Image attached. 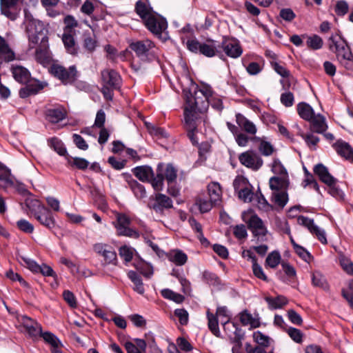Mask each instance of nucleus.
<instances>
[{"instance_id": "36", "label": "nucleus", "mask_w": 353, "mask_h": 353, "mask_svg": "<svg viewBox=\"0 0 353 353\" xmlns=\"http://www.w3.org/2000/svg\"><path fill=\"white\" fill-rule=\"evenodd\" d=\"M240 320L243 325H250L252 328L258 327L260 325L259 319L254 318L247 311H244L241 314Z\"/></svg>"}, {"instance_id": "8", "label": "nucleus", "mask_w": 353, "mask_h": 353, "mask_svg": "<svg viewBox=\"0 0 353 353\" xmlns=\"http://www.w3.org/2000/svg\"><path fill=\"white\" fill-rule=\"evenodd\" d=\"M35 59L43 66H61L58 61L54 60L50 50L49 41L36 46Z\"/></svg>"}, {"instance_id": "26", "label": "nucleus", "mask_w": 353, "mask_h": 353, "mask_svg": "<svg viewBox=\"0 0 353 353\" xmlns=\"http://www.w3.org/2000/svg\"><path fill=\"white\" fill-rule=\"evenodd\" d=\"M65 117L66 111L63 108L48 109L46 112V119L52 123H57Z\"/></svg>"}, {"instance_id": "30", "label": "nucleus", "mask_w": 353, "mask_h": 353, "mask_svg": "<svg viewBox=\"0 0 353 353\" xmlns=\"http://www.w3.org/2000/svg\"><path fill=\"white\" fill-rule=\"evenodd\" d=\"M34 217L41 224L46 226L47 228H52L54 225L51 212L48 208H46V212L44 210L41 211V212L36 214Z\"/></svg>"}, {"instance_id": "25", "label": "nucleus", "mask_w": 353, "mask_h": 353, "mask_svg": "<svg viewBox=\"0 0 353 353\" xmlns=\"http://www.w3.org/2000/svg\"><path fill=\"white\" fill-rule=\"evenodd\" d=\"M200 53L208 57L220 55L221 45L219 43L214 41H212L210 44L202 43Z\"/></svg>"}, {"instance_id": "6", "label": "nucleus", "mask_w": 353, "mask_h": 353, "mask_svg": "<svg viewBox=\"0 0 353 353\" xmlns=\"http://www.w3.org/2000/svg\"><path fill=\"white\" fill-rule=\"evenodd\" d=\"M117 229V234L119 236H125L137 239L139 236V232L130 227V219L125 214L116 213V221L112 223Z\"/></svg>"}, {"instance_id": "16", "label": "nucleus", "mask_w": 353, "mask_h": 353, "mask_svg": "<svg viewBox=\"0 0 353 353\" xmlns=\"http://www.w3.org/2000/svg\"><path fill=\"white\" fill-rule=\"evenodd\" d=\"M19 0H0L1 14L12 21L15 20L18 16V3Z\"/></svg>"}, {"instance_id": "46", "label": "nucleus", "mask_w": 353, "mask_h": 353, "mask_svg": "<svg viewBox=\"0 0 353 353\" xmlns=\"http://www.w3.org/2000/svg\"><path fill=\"white\" fill-rule=\"evenodd\" d=\"M349 10V5L345 0H340L336 3L334 12L339 17L345 16Z\"/></svg>"}, {"instance_id": "3", "label": "nucleus", "mask_w": 353, "mask_h": 353, "mask_svg": "<svg viewBox=\"0 0 353 353\" xmlns=\"http://www.w3.org/2000/svg\"><path fill=\"white\" fill-rule=\"evenodd\" d=\"M269 184L272 192V202L279 210H283L287 203V179L285 176L271 177Z\"/></svg>"}, {"instance_id": "15", "label": "nucleus", "mask_w": 353, "mask_h": 353, "mask_svg": "<svg viewBox=\"0 0 353 353\" xmlns=\"http://www.w3.org/2000/svg\"><path fill=\"white\" fill-rule=\"evenodd\" d=\"M17 59L14 50L10 46L8 42L0 36V66L8 64Z\"/></svg>"}, {"instance_id": "31", "label": "nucleus", "mask_w": 353, "mask_h": 353, "mask_svg": "<svg viewBox=\"0 0 353 353\" xmlns=\"http://www.w3.org/2000/svg\"><path fill=\"white\" fill-rule=\"evenodd\" d=\"M236 122L248 133L254 134L256 132L254 124L240 114L236 115Z\"/></svg>"}, {"instance_id": "50", "label": "nucleus", "mask_w": 353, "mask_h": 353, "mask_svg": "<svg viewBox=\"0 0 353 353\" xmlns=\"http://www.w3.org/2000/svg\"><path fill=\"white\" fill-rule=\"evenodd\" d=\"M288 336L296 343H302L303 334L302 332L296 328L290 327H288Z\"/></svg>"}, {"instance_id": "51", "label": "nucleus", "mask_w": 353, "mask_h": 353, "mask_svg": "<svg viewBox=\"0 0 353 353\" xmlns=\"http://www.w3.org/2000/svg\"><path fill=\"white\" fill-rule=\"evenodd\" d=\"M10 175V170L0 163V181H3L7 184L12 185L13 181L11 179Z\"/></svg>"}, {"instance_id": "1", "label": "nucleus", "mask_w": 353, "mask_h": 353, "mask_svg": "<svg viewBox=\"0 0 353 353\" xmlns=\"http://www.w3.org/2000/svg\"><path fill=\"white\" fill-rule=\"evenodd\" d=\"M187 105L185 108V128L188 131V136L192 143L195 145L197 141L194 136L196 130L197 112H203L207 110L210 104V99L194 92L187 98Z\"/></svg>"}, {"instance_id": "63", "label": "nucleus", "mask_w": 353, "mask_h": 353, "mask_svg": "<svg viewBox=\"0 0 353 353\" xmlns=\"http://www.w3.org/2000/svg\"><path fill=\"white\" fill-rule=\"evenodd\" d=\"M119 255L123 258L126 262H130L132 259L133 253L130 248L124 245L119 249Z\"/></svg>"}, {"instance_id": "54", "label": "nucleus", "mask_w": 353, "mask_h": 353, "mask_svg": "<svg viewBox=\"0 0 353 353\" xmlns=\"http://www.w3.org/2000/svg\"><path fill=\"white\" fill-rule=\"evenodd\" d=\"M250 187L251 186H248L246 188L238 192L239 198L244 202H250L253 199L254 193L251 190Z\"/></svg>"}, {"instance_id": "22", "label": "nucleus", "mask_w": 353, "mask_h": 353, "mask_svg": "<svg viewBox=\"0 0 353 353\" xmlns=\"http://www.w3.org/2000/svg\"><path fill=\"white\" fill-rule=\"evenodd\" d=\"M308 121L310 122V130L314 132L322 134L327 128L325 118L321 114H315L312 119Z\"/></svg>"}, {"instance_id": "43", "label": "nucleus", "mask_w": 353, "mask_h": 353, "mask_svg": "<svg viewBox=\"0 0 353 353\" xmlns=\"http://www.w3.org/2000/svg\"><path fill=\"white\" fill-rule=\"evenodd\" d=\"M312 283L314 286L321 288L323 289L327 288V284L324 276L319 272H314L312 273Z\"/></svg>"}, {"instance_id": "10", "label": "nucleus", "mask_w": 353, "mask_h": 353, "mask_svg": "<svg viewBox=\"0 0 353 353\" xmlns=\"http://www.w3.org/2000/svg\"><path fill=\"white\" fill-rule=\"evenodd\" d=\"M239 160L241 164L254 170H259L263 165L262 159L252 150L241 153Z\"/></svg>"}, {"instance_id": "17", "label": "nucleus", "mask_w": 353, "mask_h": 353, "mask_svg": "<svg viewBox=\"0 0 353 353\" xmlns=\"http://www.w3.org/2000/svg\"><path fill=\"white\" fill-rule=\"evenodd\" d=\"M134 12L141 18L142 22L157 12L149 0H138L134 6Z\"/></svg>"}, {"instance_id": "57", "label": "nucleus", "mask_w": 353, "mask_h": 353, "mask_svg": "<svg viewBox=\"0 0 353 353\" xmlns=\"http://www.w3.org/2000/svg\"><path fill=\"white\" fill-rule=\"evenodd\" d=\"M64 23L65 24L64 32H72V29L78 26L77 21L70 15H68L65 17Z\"/></svg>"}, {"instance_id": "52", "label": "nucleus", "mask_w": 353, "mask_h": 353, "mask_svg": "<svg viewBox=\"0 0 353 353\" xmlns=\"http://www.w3.org/2000/svg\"><path fill=\"white\" fill-rule=\"evenodd\" d=\"M265 261L270 268H274L280 263L281 256L278 252H272L268 256Z\"/></svg>"}, {"instance_id": "45", "label": "nucleus", "mask_w": 353, "mask_h": 353, "mask_svg": "<svg viewBox=\"0 0 353 353\" xmlns=\"http://www.w3.org/2000/svg\"><path fill=\"white\" fill-rule=\"evenodd\" d=\"M130 185L135 196L139 199H142L145 196L146 192L144 187L139 183L137 181H132L130 182Z\"/></svg>"}, {"instance_id": "23", "label": "nucleus", "mask_w": 353, "mask_h": 353, "mask_svg": "<svg viewBox=\"0 0 353 353\" xmlns=\"http://www.w3.org/2000/svg\"><path fill=\"white\" fill-rule=\"evenodd\" d=\"M104 50L107 54V58L112 60L113 63H116L118 59L125 61L126 57L130 54V52L128 50L123 51L119 54L117 50L110 44L106 45Z\"/></svg>"}, {"instance_id": "58", "label": "nucleus", "mask_w": 353, "mask_h": 353, "mask_svg": "<svg viewBox=\"0 0 353 353\" xmlns=\"http://www.w3.org/2000/svg\"><path fill=\"white\" fill-rule=\"evenodd\" d=\"M17 225L19 230L26 233H32L34 231V226L25 219L18 221Z\"/></svg>"}, {"instance_id": "40", "label": "nucleus", "mask_w": 353, "mask_h": 353, "mask_svg": "<svg viewBox=\"0 0 353 353\" xmlns=\"http://www.w3.org/2000/svg\"><path fill=\"white\" fill-rule=\"evenodd\" d=\"M306 43L309 48L316 50L322 48L323 41L321 37L317 34H313L307 37Z\"/></svg>"}, {"instance_id": "7", "label": "nucleus", "mask_w": 353, "mask_h": 353, "mask_svg": "<svg viewBox=\"0 0 353 353\" xmlns=\"http://www.w3.org/2000/svg\"><path fill=\"white\" fill-rule=\"evenodd\" d=\"M143 23L150 32L158 37H160L162 32L168 28L166 19L157 12L147 18Z\"/></svg>"}, {"instance_id": "4", "label": "nucleus", "mask_w": 353, "mask_h": 353, "mask_svg": "<svg viewBox=\"0 0 353 353\" xmlns=\"http://www.w3.org/2000/svg\"><path fill=\"white\" fill-rule=\"evenodd\" d=\"M329 50L336 54L337 59L341 61H351L353 54L346 41L339 34H332L327 40Z\"/></svg>"}, {"instance_id": "29", "label": "nucleus", "mask_w": 353, "mask_h": 353, "mask_svg": "<svg viewBox=\"0 0 353 353\" xmlns=\"http://www.w3.org/2000/svg\"><path fill=\"white\" fill-rule=\"evenodd\" d=\"M297 112L304 120L308 121L315 114L313 108L307 103L302 102L297 105Z\"/></svg>"}, {"instance_id": "56", "label": "nucleus", "mask_w": 353, "mask_h": 353, "mask_svg": "<svg viewBox=\"0 0 353 353\" xmlns=\"http://www.w3.org/2000/svg\"><path fill=\"white\" fill-rule=\"evenodd\" d=\"M196 203L199 205V210L202 213L209 212L212 208V205H214V202H212L211 200L208 201L201 198L198 199Z\"/></svg>"}, {"instance_id": "12", "label": "nucleus", "mask_w": 353, "mask_h": 353, "mask_svg": "<svg viewBox=\"0 0 353 353\" xmlns=\"http://www.w3.org/2000/svg\"><path fill=\"white\" fill-rule=\"evenodd\" d=\"M148 205L156 212L162 214L164 209H169L172 207V201L166 195L159 193L155 195L154 198H150Z\"/></svg>"}, {"instance_id": "38", "label": "nucleus", "mask_w": 353, "mask_h": 353, "mask_svg": "<svg viewBox=\"0 0 353 353\" xmlns=\"http://www.w3.org/2000/svg\"><path fill=\"white\" fill-rule=\"evenodd\" d=\"M295 252L305 261L309 262L312 259L311 254L302 246L298 245L292 238H290Z\"/></svg>"}, {"instance_id": "49", "label": "nucleus", "mask_w": 353, "mask_h": 353, "mask_svg": "<svg viewBox=\"0 0 353 353\" xmlns=\"http://www.w3.org/2000/svg\"><path fill=\"white\" fill-rule=\"evenodd\" d=\"M339 263L343 270L349 274H353V263L346 256L341 254Z\"/></svg>"}, {"instance_id": "19", "label": "nucleus", "mask_w": 353, "mask_h": 353, "mask_svg": "<svg viewBox=\"0 0 353 353\" xmlns=\"http://www.w3.org/2000/svg\"><path fill=\"white\" fill-rule=\"evenodd\" d=\"M101 79L105 85H109L112 88H119L121 83L120 75L112 68H105L101 72Z\"/></svg>"}, {"instance_id": "35", "label": "nucleus", "mask_w": 353, "mask_h": 353, "mask_svg": "<svg viewBox=\"0 0 353 353\" xmlns=\"http://www.w3.org/2000/svg\"><path fill=\"white\" fill-rule=\"evenodd\" d=\"M26 205L27 208L31 211V212L34 215L41 212V211H46V208L44 205H43L41 202L37 199H27L26 200Z\"/></svg>"}, {"instance_id": "11", "label": "nucleus", "mask_w": 353, "mask_h": 353, "mask_svg": "<svg viewBox=\"0 0 353 353\" xmlns=\"http://www.w3.org/2000/svg\"><path fill=\"white\" fill-rule=\"evenodd\" d=\"M297 221L299 225L306 227L323 244H327V241L325 231L316 225L313 219L303 216H299L297 219Z\"/></svg>"}, {"instance_id": "24", "label": "nucleus", "mask_w": 353, "mask_h": 353, "mask_svg": "<svg viewBox=\"0 0 353 353\" xmlns=\"http://www.w3.org/2000/svg\"><path fill=\"white\" fill-rule=\"evenodd\" d=\"M134 174L141 181H150L152 182L154 173L152 168L149 166H139L133 170Z\"/></svg>"}, {"instance_id": "60", "label": "nucleus", "mask_w": 353, "mask_h": 353, "mask_svg": "<svg viewBox=\"0 0 353 353\" xmlns=\"http://www.w3.org/2000/svg\"><path fill=\"white\" fill-rule=\"evenodd\" d=\"M97 46V41L94 38L87 37L83 40V47L89 52H92Z\"/></svg>"}, {"instance_id": "53", "label": "nucleus", "mask_w": 353, "mask_h": 353, "mask_svg": "<svg viewBox=\"0 0 353 353\" xmlns=\"http://www.w3.org/2000/svg\"><path fill=\"white\" fill-rule=\"evenodd\" d=\"M259 150L264 156L271 155L274 150L272 145L268 141H261L259 146Z\"/></svg>"}, {"instance_id": "14", "label": "nucleus", "mask_w": 353, "mask_h": 353, "mask_svg": "<svg viewBox=\"0 0 353 353\" xmlns=\"http://www.w3.org/2000/svg\"><path fill=\"white\" fill-rule=\"evenodd\" d=\"M49 72L64 83L72 82L77 75L75 68H49Z\"/></svg>"}, {"instance_id": "27", "label": "nucleus", "mask_w": 353, "mask_h": 353, "mask_svg": "<svg viewBox=\"0 0 353 353\" xmlns=\"http://www.w3.org/2000/svg\"><path fill=\"white\" fill-rule=\"evenodd\" d=\"M62 41L66 51L72 54L76 55L78 52V47L76 44L72 32H63L62 35Z\"/></svg>"}, {"instance_id": "28", "label": "nucleus", "mask_w": 353, "mask_h": 353, "mask_svg": "<svg viewBox=\"0 0 353 353\" xmlns=\"http://www.w3.org/2000/svg\"><path fill=\"white\" fill-rule=\"evenodd\" d=\"M14 79L21 83H27L31 79L30 72L26 68H12Z\"/></svg>"}, {"instance_id": "59", "label": "nucleus", "mask_w": 353, "mask_h": 353, "mask_svg": "<svg viewBox=\"0 0 353 353\" xmlns=\"http://www.w3.org/2000/svg\"><path fill=\"white\" fill-rule=\"evenodd\" d=\"M189 223L192 228L194 230H195L196 232L199 233L198 237L200 239V241L202 243L204 241H207V240L203 237L201 225L199 223H198L194 218H190L189 219Z\"/></svg>"}, {"instance_id": "64", "label": "nucleus", "mask_w": 353, "mask_h": 353, "mask_svg": "<svg viewBox=\"0 0 353 353\" xmlns=\"http://www.w3.org/2000/svg\"><path fill=\"white\" fill-rule=\"evenodd\" d=\"M288 319L296 325H300L303 323L301 316L293 310H288Z\"/></svg>"}, {"instance_id": "20", "label": "nucleus", "mask_w": 353, "mask_h": 353, "mask_svg": "<svg viewBox=\"0 0 353 353\" xmlns=\"http://www.w3.org/2000/svg\"><path fill=\"white\" fill-rule=\"evenodd\" d=\"M314 172L327 186L332 187L336 183L337 180L330 174L327 168L323 164H317L314 168Z\"/></svg>"}, {"instance_id": "41", "label": "nucleus", "mask_w": 353, "mask_h": 353, "mask_svg": "<svg viewBox=\"0 0 353 353\" xmlns=\"http://www.w3.org/2000/svg\"><path fill=\"white\" fill-rule=\"evenodd\" d=\"M161 294L165 299L172 300L177 303H181L184 301V296L183 295L169 289L161 290Z\"/></svg>"}, {"instance_id": "9", "label": "nucleus", "mask_w": 353, "mask_h": 353, "mask_svg": "<svg viewBox=\"0 0 353 353\" xmlns=\"http://www.w3.org/2000/svg\"><path fill=\"white\" fill-rule=\"evenodd\" d=\"M248 228L258 242H263L266 240L268 230L262 220L256 215H252L248 221Z\"/></svg>"}, {"instance_id": "47", "label": "nucleus", "mask_w": 353, "mask_h": 353, "mask_svg": "<svg viewBox=\"0 0 353 353\" xmlns=\"http://www.w3.org/2000/svg\"><path fill=\"white\" fill-rule=\"evenodd\" d=\"M233 186L236 192H239L241 190L251 186L246 178L241 175L237 176L233 182Z\"/></svg>"}, {"instance_id": "44", "label": "nucleus", "mask_w": 353, "mask_h": 353, "mask_svg": "<svg viewBox=\"0 0 353 353\" xmlns=\"http://www.w3.org/2000/svg\"><path fill=\"white\" fill-rule=\"evenodd\" d=\"M50 146L61 156H65L67 153L66 149L63 146V143L59 139L53 137L49 141Z\"/></svg>"}, {"instance_id": "34", "label": "nucleus", "mask_w": 353, "mask_h": 353, "mask_svg": "<svg viewBox=\"0 0 353 353\" xmlns=\"http://www.w3.org/2000/svg\"><path fill=\"white\" fill-rule=\"evenodd\" d=\"M208 194L210 199L216 205L217 202L220 201L221 190L217 183H212L208 186Z\"/></svg>"}, {"instance_id": "39", "label": "nucleus", "mask_w": 353, "mask_h": 353, "mask_svg": "<svg viewBox=\"0 0 353 353\" xmlns=\"http://www.w3.org/2000/svg\"><path fill=\"white\" fill-rule=\"evenodd\" d=\"M207 316L208 320V327L210 331L216 336L220 334L218 319L216 315L212 314L209 310L207 311Z\"/></svg>"}, {"instance_id": "21", "label": "nucleus", "mask_w": 353, "mask_h": 353, "mask_svg": "<svg viewBox=\"0 0 353 353\" xmlns=\"http://www.w3.org/2000/svg\"><path fill=\"white\" fill-rule=\"evenodd\" d=\"M333 146L337 154L341 157L349 161L353 160V149L348 143L339 140Z\"/></svg>"}, {"instance_id": "13", "label": "nucleus", "mask_w": 353, "mask_h": 353, "mask_svg": "<svg viewBox=\"0 0 353 353\" xmlns=\"http://www.w3.org/2000/svg\"><path fill=\"white\" fill-rule=\"evenodd\" d=\"M221 45V54L222 52L232 58H237L242 54V49L236 40L223 38Z\"/></svg>"}, {"instance_id": "55", "label": "nucleus", "mask_w": 353, "mask_h": 353, "mask_svg": "<svg viewBox=\"0 0 353 353\" xmlns=\"http://www.w3.org/2000/svg\"><path fill=\"white\" fill-rule=\"evenodd\" d=\"M253 338L260 346L268 347L269 345L270 338L260 332H255Z\"/></svg>"}, {"instance_id": "61", "label": "nucleus", "mask_w": 353, "mask_h": 353, "mask_svg": "<svg viewBox=\"0 0 353 353\" xmlns=\"http://www.w3.org/2000/svg\"><path fill=\"white\" fill-rule=\"evenodd\" d=\"M174 314L179 318V322L181 325H186L188 322V313L184 309H176L174 311Z\"/></svg>"}, {"instance_id": "5", "label": "nucleus", "mask_w": 353, "mask_h": 353, "mask_svg": "<svg viewBox=\"0 0 353 353\" xmlns=\"http://www.w3.org/2000/svg\"><path fill=\"white\" fill-rule=\"evenodd\" d=\"M157 172V176L153 179L152 185L154 190L158 191L162 189L164 179L168 183H172L175 181L177 176V171L171 164H168L165 166L159 164Z\"/></svg>"}, {"instance_id": "2", "label": "nucleus", "mask_w": 353, "mask_h": 353, "mask_svg": "<svg viewBox=\"0 0 353 353\" xmlns=\"http://www.w3.org/2000/svg\"><path fill=\"white\" fill-rule=\"evenodd\" d=\"M24 12V23L29 49H33L40 44L48 43L49 41L48 27L43 21L34 19L28 10H25Z\"/></svg>"}, {"instance_id": "37", "label": "nucleus", "mask_w": 353, "mask_h": 353, "mask_svg": "<svg viewBox=\"0 0 353 353\" xmlns=\"http://www.w3.org/2000/svg\"><path fill=\"white\" fill-rule=\"evenodd\" d=\"M128 274V277L134 284V290L139 294H143L144 293V288L140 276L134 271H130Z\"/></svg>"}, {"instance_id": "33", "label": "nucleus", "mask_w": 353, "mask_h": 353, "mask_svg": "<svg viewBox=\"0 0 353 353\" xmlns=\"http://www.w3.org/2000/svg\"><path fill=\"white\" fill-rule=\"evenodd\" d=\"M168 256L170 261L174 263L177 265H184L188 259L187 255L179 250L170 252Z\"/></svg>"}, {"instance_id": "32", "label": "nucleus", "mask_w": 353, "mask_h": 353, "mask_svg": "<svg viewBox=\"0 0 353 353\" xmlns=\"http://www.w3.org/2000/svg\"><path fill=\"white\" fill-rule=\"evenodd\" d=\"M265 300L268 303L269 307L272 310H276L283 307L287 303L285 296H277L275 298L270 296H265Z\"/></svg>"}, {"instance_id": "18", "label": "nucleus", "mask_w": 353, "mask_h": 353, "mask_svg": "<svg viewBox=\"0 0 353 353\" xmlns=\"http://www.w3.org/2000/svg\"><path fill=\"white\" fill-rule=\"evenodd\" d=\"M154 46L152 41L146 39L133 42L130 45V48L139 57L143 59L147 57L150 50H151Z\"/></svg>"}, {"instance_id": "62", "label": "nucleus", "mask_w": 353, "mask_h": 353, "mask_svg": "<svg viewBox=\"0 0 353 353\" xmlns=\"http://www.w3.org/2000/svg\"><path fill=\"white\" fill-rule=\"evenodd\" d=\"M40 88L27 86L19 90V96L21 98H26L30 95L37 94Z\"/></svg>"}, {"instance_id": "48", "label": "nucleus", "mask_w": 353, "mask_h": 353, "mask_svg": "<svg viewBox=\"0 0 353 353\" xmlns=\"http://www.w3.org/2000/svg\"><path fill=\"white\" fill-rule=\"evenodd\" d=\"M40 336L43 337L46 343L50 344L52 347H59L61 345L60 341L51 332H41Z\"/></svg>"}, {"instance_id": "42", "label": "nucleus", "mask_w": 353, "mask_h": 353, "mask_svg": "<svg viewBox=\"0 0 353 353\" xmlns=\"http://www.w3.org/2000/svg\"><path fill=\"white\" fill-rule=\"evenodd\" d=\"M161 294L165 299L172 300L177 303H181L184 301V296L183 295L169 289L161 290Z\"/></svg>"}]
</instances>
